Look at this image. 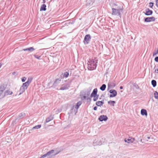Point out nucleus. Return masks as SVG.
I'll return each instance as SVG.
<instances>
[{
	"label": "nucleus",
	"instance_id": "nucleus-1",
	"mask_svg": "<svg viewBox=\"0 0 158 158\" xmlns=\"http://www.w3.org/2000/svg\"><path fill=\"white\" fill-rule=\"evenodd\" d=\"M88 67L89 69L93 70L95 69L97 64H96L95 59H90L88 63Z\"/></svg>",
	"mask_w": 158,
	"mask_h": 158
},
{
	"label": "nucleus",
	"instance_id": "nucleus-2",
	"mask_svg": "<svg viewBox=\"0 0 158 158\" xmlns=\"http://www.w3.org/2000/svg\"><path fill=\"white\" fill-rule=\"evenodd\" d=\"M97 88L94 89L90 95L91 98H93V100L94 101H97L99 95L97 94Z\"/></svg>",
	"mask_w": 158,
	"mask_h": 158
},
{
	"label": "nucleus",
	"instance_id": "nucleus-3",
	"mask_svg": "<svg viewBox=\"0 0 158 158\" xmlns=\"http://www.w3.org/2000/svg\"><path fill=\"white\" fill-rule=\"evenodd\" d=\"M6 86L3 84L0 86V97L3 98L4 97V94H3V91L6 88Z\"/></svg>",
	"mask_w": 158,
	"mask_h": 158
},
{
	"label": "nucleus",
	"instance_id": "nucleus-4",
	"mask_svg": "<svg viewBox=\"0 0 158 158\" xmlns=\"http://www.w3.org/2000/svg\"><path fill=\"white\" fill-rule=\"evenodd\" d=\"M32 79L31 78H28L27 81L26 82L23 83L22 86L27 89L28 87L31 82Z\"/></svg>",
	"mask_w": 158,
	"mask_h": 158
},
{
	"label": "nucleus",
	"instance_id": "nucleus-5",
	"mask_svg": "<svg viewBox=\"0 0 158 158\" xmlns=\"http://www.w3.org/2000/svg\"><path fill=\"white\" fill-rule=\"evenodd\" d=\"M91 36L90 35H86L84 38V43L85 44H88L91 39Z\"/></svg>",
	"mask_w": 158,
	"mask_h": 158
},
{
	"label": "nucleus",
	"instance_id": "nucleus-6",
	"mask_svg": "<svg viewBox=\"0 0 158 158\" xmlns=\"http://www.w3.org/2000/svg\"><path fill=\"white\" fill-rule=\"evenodd\" d=\"M110 93L111 94L110 95V98L115 97L117 95L116 91L114 89H111L110 91Z\"/></svg>",
	"mask_w": 158,
	"mask_h": 158
},
{
	"label": "nucleus",
	"instance_id": "nucleus-7",
	"mask_svg": "<svg viewBox=\"0 0 158 158\" xmlns=\"http://www.w3.org/2000/svg\"><path fill=\"white\" fill-rule=\"evenodd\" d=\"M112 14L113 15H120V10L118 9H116L114 8H112Z\"/></svg>",
	"mask_w": 158,
	"mask_h": 158
},
{
	"label": "nucleus",
	"instance_id": "nucleus-8",
	"mask_svg": "<svg viewBox=\"0 0 158 158\" xmlns=\"http://www.w3.org/2000/svg\"><path fill=\"white\" fill-rule=\"evenodd\" d=\"M155 20V18L154 17H148L145 18L144 21L145 22H150L154 21Z\"/></svg>",
	"mask_w": 158,
	"mask_h": 158
},
{
	"label": "nucleus",
	"instance_id": "nucleus-9",
	"mask_svg": "<svg viewBox=\"0 0 158 158\" xmlns=\"http://www.w3.org/2000/svg\"><path fill=\"white\" fill-rule=\"evenodd\" d=\"M107 119V117L106 115H104L100 116L99 118V119L100 121H106Z\"/></svg>",
	"mask_w": 158,
	"mask_h": 158
},
{
	"label": "nucleus",
	"instance_id": "nucleus-10",
	"mask_svg": "<svg viewBox=\"0 0 158 158\" xmlns=\"http://www.w3.org/2000/svg\"><path fill=\"white\" fill-rule=\"evenodd\" d=\"M134 140V139L132 138L129 137L128 139H124V141L126 142H127L128 143H132Z\"/></svg>",
	"mask_w": 158,
	"mask_h": 158
},
{
	"label": "nucleus",
	"instance_id": "nucleus-11",
	"mask_svg": "<svg viewBox=\"0 0 158 158\" xmlns=\"http://www.w3.org/2000/svg\"><path fill=\"white\" fill-rule=\"evenodd\" d=\"M54 152V150H52L49 152H48L47 153L44 154L40 158H44V157H46L47 155H50L51 153H53Z\"/></svg>",
	"mask_w": 158,
	"mask_h": 158
},
{
	"label": "nucleus",
	"instance_id": "nucleus-12",
	"mask_svg": "<svg viewBox=\"0 0 158 158\" xmlns=\"http://www.w3.org/2000/svg\"><path fill=\"white\" fill-rule=\"evenodd\" d=\"M152 10H149V9H148L146 11L145 14L147 15H152Z\"/></svg>",
	"mask_w": 158,
	"mask_h": 158
},
{
	"label": "nucleus",
	"instance_id": "nucleus-13",
	"mask_svg": "<svg viewBox=\"0 0 158 158\" xmlns=\"http://www.w3.org/2000/svg\"><path fill=\"white\" fill-rule=\"evenodd\" d=\"M13 92L12 91L10 90H7L5 91L4 93V96L9 95H11L12 94Z\"/></svg>",
	"mask_w": 158,
	"mask_h": 158
},
{
	"label": "nucleus",
	"instance_id": "nucleus-14",
	"mask_svg": "<svg viewBox=\"0 0 158 158\" xmlns=\"http://www.w3.org/2000/svg\"><path fill=\"white\" fill-rule=\"evenodd\" d=\"M141 114L142 115H145L146 116L147 115V113L146 110L144 109H142L141 111Z\"/></svg>",
	"mask_w": 158,
	"mask_h": 158
},
{
	"label": "nucleus",
	"instance_id": "nucleus-15",
	"mask_svg": "<svg viewBox=\"0 0 158 158\" xmlns=\"http://www.w3.org/2000/svg\"><path fill=\"white\" fill-rule=\"evenodd\" d=\"M26 89H27L25 88H24V87H23L22 86H21L19 94L23 93Z\"/></svg>",
	"mask_w": 158,
	"mask_h": 158
},
{
	"label": "nucleus",
	"instance_id": "nucleus-16",
	"mask_svg": "<svg viewBox=\"0 0 158 158\" xmlns=\"http://www.w3.org/2000/svg\"><path fill=\"white\" fill-rule=\"evenodd\" d=\"M26 89H27L25 88H24V87H23L22 86H21L19 94L23 93Z\"/></svg>",
	"mask_w": 158,
	"mask_h": 158
},
{
	"label": "nucleus",
	"instance_id": "nucleus-17",
	"mask_svg": "<svg viewBox=\"0 0 158 158\" xmlns=\"http://www.w3.org/2000/svg\"><path fill=\"white\" fill-rule=\"evenodd\" d=\"M103 103V102L102 101H98L96 102V104L98 106H102Z\"/></svg>",
	"mask_w": 158,
	"mask_h": 158
},
{
	"label": "nucleus",
	"instance_id": "nucleus-18",
	"mask_svg": "<svg viewBox=\"0 0 158 158\" xmlns=\"http://www.w3.org/2000/svg\"><path fill=\"white\" fill-rule=\"evenodd\" d=\"M69 87V86H68L67 85H64V86L63 87L60 88V90H64L67 89H68Z\"/></svg>",
	"mask_w": 158,
	"mask_h": 158
},
{
	"label": "nucleus",
	"instance_id": "nucleus-19",
	"mask_svg": "<svg viewBox=\"0 0 158 158\" xmlns=\"http://www.w3.org/2000/svg\"><path fill=\"white\" fill-rule=\"evenodd\" d=\"M46 5L44 4H43L42 6H41V7L40 9V10H44L45 11L46 10Z\"/></svg>",
	"mask_w": 158,
	"mask_h": 158
},
{
	"label": "nucleus",
	"instance_id": "nucleus-20",
	"mask_svg": "<svg viewBox=\"0 0 158 158\" xmlns=\"http://www.w3.org/2000/svg\"><path fill=\"white\" fill-rule=\"evenodd\" d=\"M82 102L81 101H80L78 102L76 104L75 106V108L77 109H78L79 106L81 105Z\"/></svg>",
	"mask_w": 158,
	"mask_h": 158
},
{
	"label": "nucleus",
	"instance_id": "nucleus-21",
	"mask_svg": "<svg viewBox=\"0 0 158 158\" xmlns=\"http://www.w3.org/2000/svg\"><path fill=\"white\" fill-rule=\"evenodd\" d=\"M108 104L113 106H114V104L115 103V102L114 101H110L108 102Z\"/></svg>",
	"mask_w": 158,
	"mask_h": 158
},
{
	"label": "nucleus",
	"instance_id": "nucleus-22",
	"mask_svg": "<svg viewBox=\"0 0 158 158\" xmlns=\"http://www.w3.org/2000/svg\"><path fill=\"white\" fill-rule=\"evenodd\" d=\"M152 84L154 87H155L156 85V82L155 80H153L152 81Z\"/></svg>",
	"mask_w": 158,
	"mask_h": 158
},
{
	"label": "nucleus",
	"instance_id": "nucleus-23",
	"mask_svg": "<svg viewBox=\"0 0 158 158\" xmlns=\"http://www.w3.org/2000/svg\"><path fill=\"white\" fill-rule=\"evenodd\" d=\"M106 88V85L105 84H103L102 86L100 87V89L102 91H104L105 90Z\"/></svg>",
	"mask_w": 158,
	"mask_h": 158
},
{
	"label": "nucleus",
	"instance_id": "nucleus-24",
	"mask_svg": "<svg viewBox=\"0 0 158 158\" xmlns=\"http://www.w3.org/2000/svg\"><path fill=\"white\" fill-rule=\"evenodd\" d=\"M154 95L155 98L158 99V93L157 92L155 91L154 93Z\"/></svg>",
	"mask_w": 158,
	"mask_h": 158
},
{
	"label": "nucleus",
	"instance_id": "nucleus-25",
	"mask_svg": "<svg viewBox=\"0 0 158 158\" xmlns=\"http://www.w3.org/2000/svg\"><path fill=\"white\" fill-rule=\"evenodd\" d=\"M52 119V118H51L50 117H48L46 118V123L50 121Z\"/></svg>",
	"mask_w": 158,
	"mask_h": 158
},
{
	"label": "nucleus",
	"instance_id": "nucleus-26",
	"mask_svg": "<svg viewBox=\"0 0 158 158\" xmlns=\"http://www.w3.org/2000/svg\"><path fill=\"white\" fill-rule=\"evenodd\" d=\"M34 56L36 58L38 59H40V58L41 56V55H34Z\"/></svg>",
	"mask_w": 158,
	"mask_h": 158
},
{
	"label": "nucleus",
	"instance_id": "nucleus-27",
	"mask_svg": "<svg viewBox=\"0 0 158 158\" xmlns=\"http://www.w3.org/2000/svg\"><path fill=\"white\" fill-rule=\"evenodd\" d=\"M69 75V73L68 72H66L64 73V77H67Z\"/></svg>",
	"mask_w": 158,
	"mask_h": 158
},
{
	"label": "nucleus",
	"instance_id": "nucleus-28",
	"mask_svg": "<svg viewBox=\"0 0 158 158\" xmlns=\"http://www.w3.org/2000/svg\"><path fill=\"white\" fill-rule=\"evenodd\" d=\"M41 127V125H38L35 126L33 128L34 129H38L40 128Z\"/></svg>",
	"mask_w": 158,
	"mask_h": 158
},
{
	"label": "nucleus",
	"instance_id": "nucleus-29",
	"mask_svg": "<svg viewBox=\"0 0 158 158\" xmlns=\"http://www.w3.org/2000/svg\"><path fill=\"white\" fill-rule=\"evenodd\" d=\"M28 51H33L35 50V49L33 47H30L28 48Z\"/></svg>",
	"mask_w": 158,
	"mask_h": 158
},
{
	"label": "nucleus",
	"instance_id": "nucleus-30",
	"mask_svg": "<svg viewBox=\"0 0 158 158\" xmlns=\"http://www.w3.org/2000/svg\"><path fill=\"white\" fill-rule=\"evenodd\" d=\"M154 4L152 2H150L149 3V6L150 7L152 8Z\"/></svg>",
	"mask_w": 158,
	"mask_h": 158
},
{
	"label": "nucleus",
	"instance_id": "nucleus-31",
	"mask_svg": "<svg viewBox=\"0 0 158 158\" xmlns=\"http://www.w3.org/2000/svg\"><path fill=\"white\" fill-rule=\"evenodd\" d=\"M26 79H27V78L25 77H23L22 78V81L23 82H24L26 80Z\"/></svg>",
	"mask_w": 158,
	"mask_h": 158
},
{
	"label": "nucleus",
	"instance_id": "nucleus-32",
	"mask_svg": "<svg viewBox=\"0 0 158 158\" xmlns=\"http://www.w3.org/2000/svg\"><path fill=\"white\" fill-rule=\"evenodd\" d=\"M155 60L156 61L158 62V57H156L155 59Z\"/></svg>",
	"mask_w": 158,
	"mask_h": 158
},
{
	"label": "nucleus",
	"instance_id": "nucleus-33",
	"mask_svg": "<svg viewBox=\"0 0 158 158\" xmlns=\"http://www.w3.org/2000/svg\"><path fill=\"white\" fill-rule=\"evenodd\" d=\"M156 5L158 7V0H156Z\"/></svg>",
	"mask_w": 158,
	"mask_h": 158
},
{
	"label": "nucleus",
	"instance_id": "nucleus-34",
	"mask_svg": "<svg viewBox=\"0 0 158 158\" xmlns=\"http://www.w3.org/2000/svg\"><path fill=\"white\" fill-rule=\"evenodd\" d=\"M155 72L156 73H158V69H157L155 70Z\"/></svg>",
	"mask_w": 158,
	"mask_h": 158
},
{
	"label": "nucleus",
	"instance_id": "nucleus-35",
	"mask_svg": "<svg viewBox=\"0 0 158 158\" xmlns=\"http://www.w3.org/2000/svg\"><path fill=\"white\" fill-rule=\"evenodd\" d=\"M97 107H96V106H95V107H94V110H97Z\"/></svg>",
	"mask_w": 158,
	"mask_h": 158
},
{
	"label": "nucleus",
	"instance_id": "nucleus-36",
	"mask_svg": "<svg viewBox=\"0 0 158 158\" xmlns=\"http://www.w3.org/2000/svg\"><path fill=\"white\" fill-rule=\"evenodd\" d=\"M86 96H83V98H81V99H85L86 98Z\"/></svg>",
	"mask_w": 158,
	"mask_h": 158
},
{
	"label": "nucleus",
	"instance_id": "nucleus-37",
	"mask_svg": "<svg viewBox=\"0 0 158 158\" xmlns=\"http://www.w3.org/2000/svg\"><path fill=\"white\" fill-rule=\"evenodd\" d=\"M23 50L24 51H27V50H28V48H26V49H23Z\"/></svg>",
	"mask_w": 158,
	"mask_h": 158
},
{
	"label": "nucleus",
	"instance_id": "nucleus-38",
	"mask_svg": "<svg viewBox=\"0 0 158 158\" xmlns=\"http://www.w3.org/2000/svg\"><path fill=\"white\" fill-rule=\"evenodd\" d=\"M120 89H123V86H120Z\"/></svg>",
	"mask_w": 158,
	"mask_h": 158
},
{
	"label": "nucleus",
	"instance_id": "nucleus-39",
	"mask_svg": "<svg viewBox=\"0 0 158 158\" xmlns=\"http://www.w3.org/2000/svg\"><path fill=\"white\" fill-rule=\"evenodd\" d=\"M2 66V64L0 63V68H1Z\"/></svg>",
	"mask_w": 158,
	"mask_h": 158
},
{
	"label": "nucleus",
	"instance_id": "nucleus-40",
	"mask_svg": "<svg viewBox=\"0 0 158 158\" xmlns=\"http://www.w3.org/2000/svg\"><path fill=\"white\" fill-rule=\"evenodd\" d=\"M148 139H149L150 138V137H148Z\"/></svg>",
	"mask_w": 158,
	"mask_h": 158
},
{
	"label": "nucleus",
	"instance_id": "nucleus-41",
	"mask_svg": "<svg viewBox=\"0 0 158 158\" xmlns=\"http://www.w3.org/2000/svg\"><path fill=\"white\" fill-rule=\"evenodd\" d=\"M43 1H44V2H45V0H43Z\"/></svg>",
	"mask_w": 158,
	"mask_h": 158
}]
</instances>
